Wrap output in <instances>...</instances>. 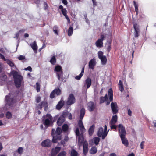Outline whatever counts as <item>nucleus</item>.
Wrapping results in <instances>:
<instances>
[{"instance_id": "1", "label": "nucleus", "mask_w": 156, "mask_h": 156, "mask_svg": "<svg viewBox=\"0 0 156 156\" xmlns=\"http://www.w3.org/2000/svg\"><path fill=\"white\" fill-rule=\"evenodd\" d=\"M69 126L67 124H64L62 126V129L60 127H57L55 130V129H52L51 131V135L52 138V141L53 143H57L58 140H60L62 139L61 133L62 131L64 132H67L69 129Z\"/></svg>"}, {"instance_id": "2", "label": "nucleus", "mask_w": 156, "mask_h": 156, "mask_svg": "<svg viewBox=\"0 0 156 156\" xmlns=\"http://www.w3.org/2000/svg\"><path fill=\"white\" fill-rule=\"evenodd\" d=\"M118 132L121 139L122 143L126 147L129 145V142L127 139L126 138V132L125 127L122 124H120L118 125Z\"/></svg>"}, {"instance_id": "3", "label": "nucleus", "mask_w": 156, "mask_h": 156, "mask_svg": "<svg viewBox=\"0 0 156 156\" xmlns=\"http://www.w3.org/2000/svg\"><path fill=\"white\" fill-rule=\"evenodd\" d=\"M17 96L15 92L9 93V94L5 97V101L6 104L8 106H12L16 101Z\"/></svg>"}, {"instance_id": "4", "label": "nucleus", "mask_w": 156, "mask_h": 156, "mask_svg": "<svg viewBox=\"0 0 156 156\" xmlns=\"http://www.w3.org/2000/svg\"><path fill=\"white\" fill-rule=\"evenodd\" d=\"M86 112L85 109L82 108L80 111V119L78 121V125L80 128V132L82 134L85 132L86 129L83 125L82 120Z\"/></svg>"}, {"instance_id": "5", "label": "nucleus", "mask_w": 156, "mask_h": 156, "mask_svg": "<svg viewBox=\"0 0 156 156\" xmlns=\"http://www.w3.org/2000/svg\"><path fill=\"white\" fill-rule=\"evenodd\" d=\"M14 82L16 87L19 88L21 86V83L23 80V76L20 75L18 74L16 71H14L12 73Z\"/></svg>"}, {"instance_id": "6", "label": "nucleus", "mask_w": 156, "mask_h": 156, "mask_svg": "<svg viewBox=\"0 0 156 156\" xmlns=\"http://www.w3.org/2000/svg\"><path fill=\"white\" fill-rule=\"evenodd\" d=\"M68 115L67 112H63L62 115L58 117V115L54 118L53 122H54L57 119V124L59 126H61L65 120V116Z\"/></svg>"}, {"instance_id": "7", "label": "nucleus", "mask_w": 156, "mask_h": 156, "mask_svg": "<svg viewBox=\"0 0 156 156\" xmlns=\"http://www.w3.org/2000/svg\"><path fill=\"white\" fill-rule=\"evenodd\" d=\"M55 71L56 72V76L58 79L61 82H66L65 78L63 77V72L61 66L60 65H57L55 66Z\"/></svg>"}, {"instance_id": "8", "label": "nucleus", "mask_w": 156, "mask_h": 156, "mask_svg": "<svg viewBox=\"0 0 156 156\" xmlns=\"http://www.w3.org/2000/svg\"><path fill=\"white\" fill-rule=\"evenodd\" d=\"M133 26L134 29V35L135 38L139 36L140 32V27L139 24L133 22Z\"/></svg>"}, {"instance_id": "9", "label": "nucleus", "mask_w": 156, "mask_h": 156, "mask_svg": "<svg viewBox=\"0 0 156 156\" xmlns=\"http://www.w3.org/2000/svg\"><path fill=\"white\" fill-rule=\"evenodd\" d=\"M52 142L53 143L52 140L51 141L49 139H47L43 141L41 145L43 147H49L51 146Z\"/></svg>"}, {"instance_id": "10", "label": "nucleus", "mask_w": 156, "mask_h": 156, "mask_svg": "<svg viewBox=\"0 0 156 156\" xmlns=\"http://www.w3.org/2000/svg\"><path fill=\"white\" fill-rule=\"evenodd\" d=\"M75 101V99L74 95L72 94H70L69 96L67 101V105H71L74 103Z\"/></svg>"}, {"instance_id": "11", "label": "nucleus", "mask_w": 156, "mask_h": 156, "mask_svg": "<svg viewBox=\"0 0 156 156\" xmlns=\"http://www.w3.org/2000/svg\"><path fill=\"white\" fill-rule=\"evenodd\" d=\"M100 38L96 42L95 44L98 47H101L103 46V41L105 39V37L103 34H101L100 36Z\"/></svg>"}, {"instance_id": "12", "label": "nucleus", "mask_w": 156, "mask_h": 156, "mask_svg": "<svg viewBox=\"0 0 156 156\" xmlns=\"http://www.w3.org/2000/svg\"><path fill=\"white\" fill-rule=\"evenodd\" d=\"M111 108L113 114H115L118 112V107L115 102H112L111 104Z\"/></svg>"}, {"instance_id": "13", "label": "nucleus", "mask_w": 156, "mask_h": 156, "mask_svg": "<svg viewBox=\"0 0 156 156\" xmlns=\"http://www.w3.org/2000/svg\"><path fill=\"white\" fill-rule=\"evenodd\" d=\"M96 105L92 101H90L87 104V108L90 112L93 111L95 108Z\"/></svg>"}, {"instance_id": "14", "label": "nucleus", "mask_w": 156, "mask_h": 156, "mask_svg": "<svg viewBox=\"0 0 156 156\" xmlns=\"http://www.w3.org/2000/svg\"><path fill=\"white\" fill-rule=\"evenodd\" d=\"M108 94L109 96V101H107L106 103L107 105H108L110 103L111 101H112L113 99V90L112 88H110L108 91Z\"/></svg>"}, {"instance_id": "15", "label": "nucleus", "mask_w": 156, "mask_h": 156, "mask_svg": "<svg viewBox=\"0 0 156 156\" xmlns=\"http://www.w3.org/2000/svg\"><path fill=\"white\" fill-rule=\"evenodd\" d=\"M92 80L90 78L87 77L84 82V86H86L87 89H88L91 86Z\"/></svg>"}, {"instance_id": "16", "label": "nucleus", "mask_w": 156, "mask_h": 156, "mask_svg": "<svg viewBox=\"0 0 156 156\" xmlns=\"http://www.w3.org/2000/svg\"><path fill=\"white\" fill-rule=\"evenodd\" d=\"M96 65V61L95 58L92 59L89 62V68L93 70Z\"/></svg>"}, {"instance_id": "17", "label": "nucleus", "mask_w": 156, "mask_h": 156, "mask_svg": "<svg viewBox=\"0 0 156 156\" xmlns=\"http://www.w3.org/2000/svg\"><path fill=\"white\" fill-rule=\"evenodd\" d=\"M42 106L44 107L45 110L46 109H47L48 108V103L46 102L42 101L41 103L37 105V108L38 109L41 110L42 109Z\"/></svg>"}, {"instance_id": "18", "label": "nucleus", "mask_w": 156, "mask_h": 156, "mask_svg": "<svg viewBox=\"0 0 156 156\" xmlns=\"http://www.w3.org/2000/svg\"><path fill=\"white\" fill-rule=\"evenodd\" d=\"M69 139V138L68 136H65L63 140H61L60 143H58V145H62L63 147L65 146V144L68 141Z\"/></svg>"}, {"instance_id": "19", "label": "nucleus", "mask_w": 156, "mask_h": 156, "mask_svg": "<svg viewBox=\"0 0 156 156\" xmlns=\"http://www.w3.org/2000/svg\"><path fill=\"white\" fill-rule=\"evenodd\" d=\"M83 152L84 154L86 155L88 152V143L87 142L85 141L83 144Z\"/></svg>"}, {"instance_id": "20", "label": "nucleus", "mask_w": 156, "mask_h": 156, "mask_svg": "<svg viewBox=\"0 0 156 156\" xmlns=\"http://www.w3.org/2000/svg\"><path fill=\"white\" fill-rule=\"evenodd\" d=\"M85 69V65L82 66V70L80 74L78 76H77L75 77V79L77 80H80L82 76L83 75Z\"/></svg>"}, {"instance_id": "21", "label": "nucleus", "mask_w": 156, "mask_h": 156, "mask_svg": "<svg viewBox=\"0 0 156 156\" xmlns=\"http://www.w3.org/2000/svg\"><path fill=\"white\" fill-rule=\"evenodd\" d=\"M118 117L117 115L113 116L110 122V124H115L117 121Z\"/></svg>"}, {"instance_id": "22", "label": "nucleus", "mask_w": 156, "mask_h": 156, "mask_svg": "<svg viewBox=\"0 0 156 156\" xmlns=\"http://www.w3.org/2000/svg\"><path fill=\"white\" fill-rule=\"evenodd\" d=\"M61 148L58 147H56L52 149L51 150V153L55 154L57 155V154L59 152Z\"/></svg>"}, {"instance_id": "23", "label": "nucleus", "mask_w": 156, "mask_h": 156, "mask_svg": "<svg viewBox=\"0 0 156 156\" xmlns=\"http://www.w3.org/2000/svg\"><path fill=\"white\" fill-rule=\"evenodd\" d=\"M95 128V125L93 124L91 126H90L88 130V133L90 136H92L94 131Z\"/></svg>"}, {"instance_id": "24", "label": "nucleus", "mask_w": 156, "mask_h": 156, "mask_svg": "<svg viewBox=\"0 0 156 156\" xmlns=\"http://www.w3.org/2000/svg\"><path fill=\"white\" fill-rule=\"evenodd\" d=\"M64 102L62 101H60L56 106V109L58 110H60L63 106Z\"/></svg>"}, {"instance_id": "25", "label": "nucleus", "mask_w": 156, "mask_h": 156, "mask_svg": "<svg viewBox=\"0 0 156 156\" xmlns=\"http://www.w3.org/2000/svg\"><path fill=\"white\" fill-rule=\"evenodd\" d=\"M59 8L61 10V12L63 16L66 15L67 14V12L66 8L63 7L62 5H60L59 7Z\"/></svg>"}, {"instance_id": "26", "label": "nucleus", "mask_w": 156, "mask_h": 156, "mask_svg": "<svg viewBox=\"0 0 156 156\" xmlns=\"http://www.w3.org/2000/svg\"><path fill=\"white\" fill-rule=\"evenodd\" d=\"M118 87L119 90L121 91L122 92L124 90V88L122 82L121 80L119 81Z\"/></svg>"}, {"instance_id": "27", "label": "nucleus", "mask_w": 156, "mask_h": 156, "mask_svg": "<svg viewBox=\"0 0 156 156\" xmlns=\"http://www.w3.org/2000/svg\"><path fill=\"white\" fill-rule=\"evenodd\" d=\"M101 61V63L102 65H105L107 62V58L105 56H104L103 57L99 58Z\"/></svg>"}, {"instance_id": "28", "label": "nucleus", "mask_w": 156, "mask_h": 156, "mask_svg": "<svg viewBox=\"0 0 156 156\" xmlns=\"http://www.w3.org/2000/svg\"><path fill=\"white\" fill-rule=\"evenodd\" d=\"M108 100V98L107 94L105 95L104 97H101L100 98V102L101 103H102L104 102L105 101H107Z\"/></svg>"}, {"instance_id": "29", "label": "nucleus", "mask_w": 156, "mask_h": 156, "mask_svg": "<svg viewBox=\"0 0 156 156\" xmlns=\"http://www.w3.org/2000/svg\"><path fill=\"white\" fill-rule=\"evenodd\" d=\"M33 50L35 51H37V46L36 44V42L35 41H34L33 43L30 44Z\"/></svg>"}, {"instance_id": "30", "label": "nucleus", "mask_w": 156, "mask_h": 156, "mask_svg": "<svg viewBox=\"0 0 156 156\" xmlns=\"http://www.w3.org/2000/svg\"><path fill=\"white\" fill-rule=\"evenodd\" d=\"M103 133V128L102 127H100L98 132V136L99 137H101Z\"/></svg>"}, {"instance_id": "31", "label": "nucleus", "mask_w": 156, "mask_h": 156, "mask_svg": "<svg viewBox=\"0 0 156 156\" xmlns=\"http://www.w3.org/2000/svg\"><path fill=\"white\" fill-rule=\"evenodd\" d=\"M99 137H95L93 138L94 142L96 145H98L100 141V139Z\"/></svg>"}, {"instance_id": "32", "label": "nucleus", "mask_w": 156, "mask_h": 156, "mask_svg": "<svg viewBox=\"0 0 156 156\" xmlns=\"http://www.w3.org/2000/svg\"><path fill=\"white\" fill-rule=\"evenodd\" d=\"M58 28L57 26L55 25L53 27V31L54 32L55 34L56 35H58Z\"/></svg>"}, {"instance_id": "33", "label": "nucleus", "mask_w": 156, "mask_h": 156, "mask_svg": "<svg viewBox=\"0 0 156 156\" xmlns=\"http://www.w3.org/2000/svg\"><path fill=\"white\" fill-rule=\"evenodd\" d=\"M111 42L112 41H108V43L107 44V49L108 53H109L110 52L111 49Z\"/></svg>"}, {"instance_id": "34", "label": "nucleus", "mask_w": 156, "mask_h": 156, "mask_svg": "<svg viewBox=\"0 0 156 156\" xmlns=\"http://www.w3.org/2000/svg\"><path fill=\"white\" fill-rule=\"evenodd\" d=\"M50 62L53 65L55 64L56 63V58L55 56H53L50 60Z\"/></svg>"}, {"instance_id": "35", "label": "nucleus", "mask_w": 156, "mask_h": 156, "mask_svg": "<svg viewBox=\"0 0 156 156\" xmlns=\"http://www.w3.org/2000/svg\"><path fill=\"white\" fill-rule=\"evenodd\" d=\"M51 121V120L48 119H45L44 122V125L46 126H49L50 124Z\"/></svg>"}, {"instance_id": "36", "label": "nucleus", "mask_w": 156, "mask_h": 156, "mask_svg": "<svg viewBox=\"0 0 156 156\" xmlns=\"http://www.w3.org/2000/svg\"><path fill=\"white\" fill-rule=\"evenodd\" d=\"M133 2L135 8V11L136 12V14L137 15L138 14V5L136 3V2L135 1H133Z\"/></svg>"}, {"instance_id": "37", "label": "nucleus", "mask_w": 156, "mask_h": 156, "mask_svg": "<svg viewBox=\"0 0 156 156\" xmlns=\"http://www.w3.org/2000/svg\"><path fill=\"white\" fill-rule=\"evenodd\" d=\"M73 31V28L72 27H70L68 29V34L69 36L72 35Z\"/></svg>"}, {"instance_id": "38", "label": "nucleus", "mask_w": 156, "mask_h": 156, "mask_svg": "<svg viewBox=\"0 0 156 156\" xmlns=\"http://www.w3.org/2000/svg\"><path fill=\"white\" fill-rule=\"evenodd\" d=\"M6 117L8 119L12 118V115L9 111H7L6 114Z\"/></svg>"}, {"instance_id": "39", "label": "nucleus", "mask_w": 156, "mask_h": 156, "mask_svg": "<svg viewBox=\"0 0 156 156\" xmlns=\"http://www.w3.org/2000/svg\"><path fill=\"white\" fill-rule=\"evenodd\" d=\"M54 90H55V94L57 95H60L61 94V91L60 89H59V88H56Z\"/></svg>"}, {"instance_id": "40", "label": "nucleus", "mask_w": 156, "mask_h": 156, "mask_svg": "<svg viewBox=\"0 0 156 156\" xmlns=\"http://www.w3.org/2000/svg\"><path fill=\"white\" fill-rule=\"evenodd\" d=\"M78 154L77 152L74 149H73L71 151L70 154L71 156H77Z\"/></svg>"}, {"instance_id": "41", "label": "nucleus", "mask_w": 156, "mask_h": 156, "mask_svg": "<svg viewBox=\"0 0 156 156\" xmlns=\"http://www.w3.org/2000/svg\"><path fill=\"white\" fill-rule=\"evenodd\" d=\"M90 151L91 154H95L97 151V149L96 147H92Z\"/></svg>"}, {"instance_id": "42", "label": "nucleus", "mask_w": 156, "mask_h": 156, "mask_svg": "<svg viewBox=\"0 0 156 156\" xmlns=\"http://www.w3.org/2000/svg\"><path fill=\"white\" fill-rule=\"evenodd\" d=\"M6 61L7 63L11 67H13L14 66V63L10 60L7 59Z\"/></svg>"}, {"instance_id": "43", "label": "nucleus", "mask_w": 156, "mask_h": 156, "mask_svg": "<svg viewBox=\"0 0 156 156\" xmlns=\"http://www.w3.org/2000/svg\"><path fill=\"white\" fill-rule=\"evenodd\" d=\"M79 138L78 139V141L79 142H80V143H83V136H78Z\"/></svg>"}, {"instance_id": "44", "label": "nucleus", "mask_w": 156, "mask_h": 156, "mask_svg": "<svg viewBox=\"0 0 156 156\" xmlns=\"http://www.w3.org/2000/svg\"><path fill=\"white\" fill-rule=\"evenodd\" d=\"M18 153L20 154H22L23 151V150L22 147H19L17 151H16Z\"/></svg>"}, {"instance_id": "45", "label": "nucleus", "mask_w": 156, "mask_h": 156, "mask_svg": "<svg viewBox=\"0 0 156 156\" xmlns=\"http://www.w3.org/2000/svg\"><path fill=\"white\" fill-rule=\"evenodd\" d=\"M66 153L65 151H63L60 152L57 155V156H66Z\"/></svg>"}, {"instance_id": "46", "label": "nucleus", "mask_w": 156, "mask_h": 156, "mask_svg": "<svg viewBox=\"0 0 156 156\" xmlns=\"http://www.w3.org/2000/svg\"><path fill=\"white\" fill-rule=\"evenodd\" d=\"M98 54L99 58H101L104 56L103 55V52L102 51H99L98 52Z\"/></svg>"}, {"instance_id": "47", "label": "nucleus", "mask_w": 156, "mask_h": 156, "mask_svg": "<svg viewBox=\"0 0 156 156\" xmlns=\"http://www.w3.org/2000/svg\"><path fill=\"white\" fill-rule=\"evenodd\" d=\"M55 90H53L50 94V97L51 98H53L55 97Z\"/></svg>"}, {"instance_id": "48", "label": "nucleus", "mask_w": 156, "mask_h": 156, "mask_svg": "<svg viewBox=\"0 0 156 156\" xmlns=\"http://www.w3.org/2000/svg\"><path fill=\"white\" fill-rule=\"evenodd\" d=\"M46 117L47 118V119H48L50 120H52V117L51 116V115L49 114H47L46 115Z\"/></svg>"}, {"instance_id": "49", "label": "nucleus", "mask_w": 156, "mask_h": 156, "mask_svg": "<svg viewBox=\"0 0 156 156\" xmlns=\"http://www.w3.org/2000/svg\"><path fill=\"white\" fill-rule=\"evenodd\" d=\"M111 125L110 127L111 129H114L115 130L117 129V126L115 125V124H110Z\"/></svg>"}, {"instance_id": "50", "label": "nucleus", "mask_w": 156, "mask_h": 156, "mask_svg": "<svg viewBox=\"0 0 156 156\" xmlns=\"http://www.w3.org/2000/svg\"><path fill=\"white\" fill-rule=\"evenodd\" d=\"M75 133L77 136H79L80 135L79 129L77 128L75 130Z\"/></svg>"}, {"instance_id": "51", "label": "nucleus", "mask_w": 156, "mask_h": 156, "mask_svg": "<svg viewBox=\"0 0 156 156\" xmlns=\"http://www.w3.org/2000/svg\"><path fill=\"white\" fill-rule=\"evenodd\" d=\"M36 85V90L37 92H39L40 91V87L39 84L38 83H37Z\"/></svg>"}, {"instance_id": "52", "label": "nucleus", "mask_w": 156, "mask_h": 156, "mask_svg": "<svg viewBox=\"0 0 156 156\" xmlns=\"http://www.w3.org/2000/svg\"><path fill=\"white\" fill-rule=\"evenodd\" d=\"M25 57L24 56L20 55L18 57V59L20 60H22L25 59Z\"/></svg>"}, {"instance_id": "53", "label": "nucleus", "mask_w": 156, "mask_h": 156, "mask_svg": "<svg viewBox=\"0 0 156 156\" xmlns=\"http://www.w3.org/2000/svg\"><path fill=\"white\" fill-rule=\"evenodd\" d=\"M0 57L1 58L3 59L4 61H6L7 59H6L4 56L0 53Z\"/></svg>"}, {"instance_id": "54", "label": "nucleus", "mask_w": 156, "mask_h": 156, "mask_svg": "<svg viewBox=\"0 0 156 156\" xmlns=\"http://www.w3.org/2000/svg\"><path fill=\"white\" fill-rule=\"evenodd\" d=\"M24 70L27 71L28 70L30 72H31L32 71V69L30 66L28 67L27 68H24Z\"/></svg>"}, {"instance_id": "55", "label": "nucleus", "mask_w": 156, "mask_h": 156, "mask_svg": "<svg viewBox=\"0 0 156 156\" xmlns=\"http://www.w3.org/2000/svg\"><path fill=\"white\" fill-rule=\"evenodd\" d=\"M41 100V97L40 96L37 97L36 99V101L37 103L39 102Z\"/></svg>"}, {"instance_id": "56", "label": "nucleus", "mask_w": 156, "mask_h": 156, "mask_svg": "<svg viewBox=\"0 0 156 156\" xmlns=\"http://www.w3.org/2000/svg\"><path fill=\"white\" fill-rule=\"evenodd\" d=\"M64 16H65V18L67 20L68 22L69 23H70V20L67 14H66V15H65Z\"/></svg>"}, {"instance_id": "57", "label": "nucleus", "mask_w": 156, "mask_h": 156, "mask_svg": "<svg viewBox=\"0 0 156 156\" xmlns=\"http://www.w3.org/2000/svg\"><path fill=\"white\" fill-rule=\"evenodd\" d=\"M64 16H65V18L67 20L68 22L69 23H70V20L67 14H66V15H65Z\"/></svg>"}, {"instance_id": "58", "label": "nucleus", "mask_w": 156, "mask_h": 156, "mask_svg": "<svg viewBox=\"0 0 156 156\" xmlns=\"http://www.w3.org/2000/svg\"><path fill=\"white\" fill-rule=\"evenodd\" d=\"M144 143H145L144 141H143L140 143V148L142 149H143L144 148Z\"/></svg>"}, {"instance_id": "59", "label": "nucleus", "mask_w": 156, "mask_h": 156, "mask_svg": "<svg viewBox=\"0 0 156 156\" xmlns=\"http://www.w3.org/2000/svg\"><path fill=\"white\" fill-rule=\"evenodd\" d=\"M93 3V5L94 7H95V6L97 5V2L96 1V0H92Z\"/></svg>"}, {"instance_id": "60", "label": "nucleus", "mask_w": 156, "mask_h": 156, "mask_svg": "<svg viewBox=\"0 0 156 156\" xmlns=\"http://www.w3.org/2000/svg\"><path fill=\"white\" fill-rule=\"evenodd\" d=\"M68 113V118L69 119L71 120L72 119V116L71 113Z\"/></svg>"}, {"instance_id": "61", "label": "nucleus", "mask_w": 156, "mask_h": 156, "mask_svg": "<svg viewBox=\"0 0 156 156\" xmlns=\"http://www.w3.org/2000/svg\"><path fill=\"white\" fill-rule=\"evenodd\" d=\"M128 114L129 116L132 115V112L130 109H129L128 110Z\"/></svg>"}, {"instance_id": "62", "label": "nucleus", "mask_w": 156, "mask_h": 156, "mask_svg": "<svg viewBox=\"0 0 156 156\" xmlns=\"http://www.w3.org/2000/svg\"><path fill=\"white\" fill-rule=\"evenodd\" d=\"M139 16L140 18H144L145 17L144 14L142 13L140 14Z\"/></svg>"}, {"instance_id": "63", "label": "nucleus", "mask_w": 156, "mask_h": 156, "mask_svg": "<svg viewBox=\"0 0 156 156\" xmlns=\"http://www.w3.org/2000/svg\"><path fill=\"white\" fill-rule=\"evenodd\" d=\"M48 5L46 2H44V9L46 10L47 9Z\"/></svg>"}, {"instance_id": "64", "label": "nucleus", "mask_w": 156, "mask_h": 156, "mask_svg": "<svg viewBox=\"0 0 156 156\" xmlns=\"http://www.w3.org/2000/svg\"><path fill=\"white\" fill-rule=\"evenodd\" d=\"M153 123L154 124V126L156 128V120H154L153 122Z\"/></svg>"}]
</instances>
